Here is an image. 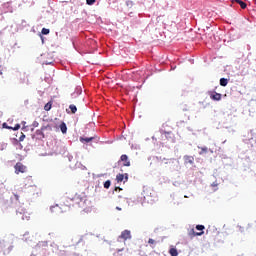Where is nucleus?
<instances>
[{
    "label": "nucleus",
    "mask_w": 256,
    "mask_h": 256,
    "mask_svg": "<svg viewBox=\"0 0 256 256\" xmlns=\"http://www.w3.org/2000/svg\"><path fill=\"white\" fill-rule=\"evenodd\" d=\"M197 231L195 232V229H191L188 233L189 237H201V235H204L205 227L203 225H196Z\"/></svg>",
    "instance_id": "obj_1"
},
{
    "label": "nucleus",
    "mask_w": 256,
    "mask_h": 256,
    "mask_svg": "<svg viewBox=\"0 0 256 256\" xmlns=\"http://www.w3.org/2000/svg\"><path fill=\"white\" fill-rule=\"evenodd\" d=\"M14 168L16 175H19V173H27V166L23 165L21 162H17Z\"/></svg>",
    "instance_id": "obj_2"
},
{
    "label": "nucleus",
    "mask_w": 256,
    "mask_h": 256,
    "mask_svg": "<svg viewBox=\"0 0 256 256\" xmlns=\"http://www.w3.org/2000/svg\"><path fill=\"white\" fill-rule=\"evenodd\" d=\"M208 95H209L210 99H212V101H221V99H222L221 93H217L215 91L208 92Z\"/></svg>",
    "instance_id": "obj_3"
},
{
    "label": "nucleus",
    "mask_w": 256,
    "mask_h": 256,
    "mask_svg": "<svg viewBox=\"0 0 256 256\" xmlns=\"http://www.w3.org/2000/svg\"><path fill=\"white\" fill-rule=\"evenodd\" d=\"M116 181L117 183H122V181H124V183H127V181H129V174H117Z\"/></svg>",
    "instance_id": "obj_4"
},
{
    "label": "nucleus",
    "mask_w": 256,
    "mask_h": 256,
    "mask_svg": "<svg viewBox=\"0 0 256 256\" xmlns=\"http://www.w3.org/2000/svg\"><path fill=\"white\" fill-rule=\"evenodd\" d=\"M120 161H122L124 167H131V161H129V156L126 154L121 155Z\"/></svg>",
    "instance_id": "obj_5"
},
{
    "label": "nucleus",
    "mask_w": 256,
    "mask_h": 256,
    "mask_svg": "<svg viewBox=\"0 0 256 256\" xmlns=\"http://www.w3.org/2000/svg\"><path fill=\"white\" fill-rule=\"evenodd\" d=\"M120 239H123L124 241H127V239H131V231L129 230L122 231L120 235Z\"/></svg>",
    "instance_id": "obj_6"
},
{
    "label": "nucleus",
    "mask_w": 256,
    "mask_h": 256,
    "mask_svg": "<svg viewBox=\"0 0 256 256\" xmlns=\"http://www.w3.org/2000/svg\"><path fill=\"white\" fill-rule=\"evenodd\" d=\"M184 162L186 165H193V163H195V158L193 156H184Z\"/></svg>",
    "instance_id": "obj_7"
},
{
    "label": "nucleus",
    "mask_w": 256,
    "mask_h": 256,
    "mask_svg": "<svg viewBox=\"0 0 256 256\" xmlns=\"http://www.w3.org/2000/svg\"><path fill=\"white\" fill-rule=\"evenodd\" d=\"M50 211L52 213H63V208H61L59 205H55L50 208Z\"/></svg>",
    "instance_id": "obj_8"
},
{
    "label": "nucleus",
    "mask_w": 256,
    "mask_h": 256,
    "mask_svg": "<svg viewBox=\"0 0 256 256\" xmlns=\"http://www.w3.org/2000/svg\"><path fill=\"white\" fill-rule=\"evenodd\" d=\"M93 139H95V137H80V142L81 143H91V141H93Z\"/></svg>",
    "instance_id": "obj_9"
},
{
    "label": "nucleus",
    "mask_w": 256,
    "mask_h": 256,
    "mask_svg": "<svg viewBox=\"0 0 256 256\" xmlns=\"http://www.w3.org/2000/svg\"><path fill=\"white\" fill-rule=\"evenodd\" d=\"M233 2L238 3L241 9H247V3L243 2L242 0H233Z\"/></svg>",
    "instance_id": "obj_10"
},
{
    "label": "nucleus",
    "mask_w": 256,
    "mask_h": 256,
    "mask_svg": "<svg viewBox=\"0 0 256 256\" xmlns=\"http://www.w3.org/2000/svg\"><path fill=\"white\" fill-rule=\"evenodd\" d=\"M228 83H229V80L227 78H221L220 79L221 87H227Z\"/></svg>",
    "instance_id": "obj_11"
},
{
    "label": "nucleus",
    "mask_w": 256,
    "mask_h": 256,
    "mask_svg": "<svg viewBox=\"0 0 256 256\" xmlns=\"http://www.w3.org/2000/svg\"><path fill=\"white\" fill-rule=\"evenodd\" d=\"M169 253L171 256H178L179 255V252L177 251V248H171L169 250Z\"/></svg>",
    "instance_id": "obj_12"
},
{
    "label": "nucleus",
    "mask_w": 256,
    "mask_h": 256,
    "mask_svg": "<svg viewBox=\"0 0 256 256\" xmlns=\"http://www.w3.org/2000/svg\"><path fill=\"white\" fill-rule=\"evenodd\" d=\"M69 109L71 110V113H73V115H75V113H77V106H75L74 104H71L69 106Z\"/></svg>",
    "instance_id": "obj_13"
},
{
    "label": "nucleus",
    "mask_w": 256,
    "mask_h": 256,
    "mask_svg": "<svg viewBox=\"0 0 256 256\" xmlns=\"http://www.w3.org/2000/svg\"><path fill=\"white\" fill-rule=\"evenodd\" d=\"M60 130L62 133H67V125L64 122L60 125Z\"/></svg>",
    "instance_id": "obj_14"
},
{
    "label": "nucleus",
    "mask_w": 256,
    "mask_h": 256,
    "mask_svg": "<svg viewBox=\"0 0 256 256\" xmlns=\"http://www.w3.org/2000/svg\"><path fill=\"white\" fill-rule=\"evenodd\" d=\"M72 201L79 203L81 201V196L79 194H75V196L72 198Z\"/></svg>",
    "instance_id": "obj_15"
},
{
    "label": "nucleus",
    "mask_w": 256,
    "mask_h": 256,
    "mask_svg": "<svg viewBox=\"0 0 256 256\" xmlns=\"http://www.w3.org/2000/svg\"><path fill=\"white\" fill-rule=\"evenodd\" d=\"M53 106V104L51 102H48L47 104H45L44 109L46 111H51V107Z\"/></svg>",
    "instance_id": "obj_16"
},
{
    "label": "nucleus",
    "mask_w": 256,
    "mask_h": 256,
    "mask_svg": "<svg viewBox=\"0 0 256 256\" xmlns=\"http://www.w3.org/2000/svg\"><path fill=\"white\" fill-rule=\"evenodd\" d=\"M109 187H111V180L104 182V189H109Z\"/></svg>",
    "instance_id": "obj_17"
},
{
    "label": "nucleus",
    "mask_w": 256,
    "mask_h": 256,
    "mask_svg": "<svg viewBox=\"0 0 256 256\" xmlns=\"http://www.w3.org/2000/svg\"><path fill=\"white\" fill-rule=\"evenodd\" d=\"M41 33H42V35H49L50 31L47 28H43Z\"/></svg>",
    "instance_id": "obj_18"
},
{
    "label": "nucleus",
    "mask_w": 256,
    "mask_h": 256,
    "mask_svg": "<svg viewBox=\"0 0 256 256\" xmlns=\"http://www.w3.org/2000/svg\"><path fill=\"white\" fill-rule=\"evenodd\" d=\"M21 129V125L16 124L14 127H12V131H19Z\"/></svg>",
    "instance_id": "obj_19"
},
{
    "label": "nucleus",
    "mask_w": 256,
    "mask_h": 256,
    "mask_svg": "<svg viewBox=\"0 0 256 256\" xmlns=\"http://www.w3.org/2000/svg\"><path fill=\"white\" fill-rule=\"evenodd\" d=\"M208 149L207 147H202L201 151L199 152V155H203V153H207Z\"/></svg>",
    "instance_id": "obj_20"
},
{
    "label": "nucleus",
    "mask_w": 256,
    "mask_h": 256,
    "mask_svg": "<svg viewBox=\"0 0 256 256\" xmlns=\"http://www.w3.org/2000/svg\"><path fill=\"white\" fill-rule=\"evenodd\" d=\"M2 127H3L4 129H13V127L7 125V123H3V124H2Z\"/></svg>",
    "instance_id": "obj_21"
},
{
    "label": "nucleus",
    "mask_w": 256,
    "mask_h": 256,
    "mask_svg": "<svg viewBox=\"0 0 256 256\" xmlns=\"http://www.w3.org/2000/svg\"><path fill=\"white\" fill-rule=\"evenodd\" d=\"M87 5H94L95 0H86Z\"/></svg>",
    "instance_id": "obj_22"
},
{
    "label": "nucleus",
    "mask_w": 256,
    "mask_h": 256,
    "mask_svg": "<svg viewBox=\"0 0 256 256\" xmlns=\"http://www.w3.org/2000/svg\"><path fill=\"white\" fill-rule=\"evenodd\" d=\"M36 135H42V137H45V134H43V131L37 130Z\"/></svg>",
    "instance_id": "obj_23"
},
{
    "label": "nucleus",
    "mask_w": 256,
    "mask_h": 256,
    "mask_svg": "<svg viewBox=\"0 0 256 256\" xmlns=\"http://www.w3.org/2000/svg\"><path fill=\"white\" fill-rule=\"evenodd\" d=\"M148 243H149V245H155V240L150 238L148 240Z\"/></svg>",
    "instance_id": "obj_24"
},
{
    "label": "nucleus",
    "mask_w": 256,
    "mask_h": 256,
    "mask_svg": "<svg viewBox=\"0 0 256 256\" xmlns=\"http://www.w3.org/2000/svg\"><path fill=\"white\" fill-rule=\"evenodd\" d=\"M19 141H25V134H22L19 138Z\"/></svg>",
    "instance_id": "obj_25"
},
{
    "label": "nucleus",
    "mask_w": 256,
    "mask_h": 256,
    "mask_svg": "<svg viewBox=\"0 0 256 256\" xmlns=\"http://www.w3.org/2000/svg\"><path fill=\"white\" fill-rule=\"evenodd\" d=\"M162 134L163 135H169V132L163 131Z\"/></svg>",
    "instance_id": "obj_26"
},
{
    "label": "nucleus",
    "mask_w": 256,
    "mask_h": 256,
    "mask_svg": "<svg viewBox=\"0 0 256 256\" xmlns=\"http://www.w3.org/2000/svg\"><path fill=\"white\" fill-rule=\"evenodd\" d=\"M117 189H119V191H121V188H119V187H116V188H115V191H117Z\"/></svg>",
    "instance_id": "obj_27"
},
{
    "label": "nucleus",
    "mask_w": 256,
    "mask_h": 256,
    "mask_svg": "<svg viewBox=\"0 0 256 256\" xmlns=\"http://www.w3.org/2000/svg\"><path fill=\"white\" fill-rule=\"evenodd\" d=\"M16 199H19V196L18 195H15Z\"/></svg>",
    "instance_id": "obj_28"
},
{
    "label": "nucleus",
    "mask_w": 256,
    "mask_h": 256,
    "mask_svg": "<svg viewBox=\"0 0 256 256\" xmlns=\"http://www.w3.org/2000/svg\"><path fill=\"white\" fill-rule=\"evenodd\" d=\"M118 211H121V208L117 207Z\"/></svg>",
    "instance_id": "obj_29"
}]
</instances>
